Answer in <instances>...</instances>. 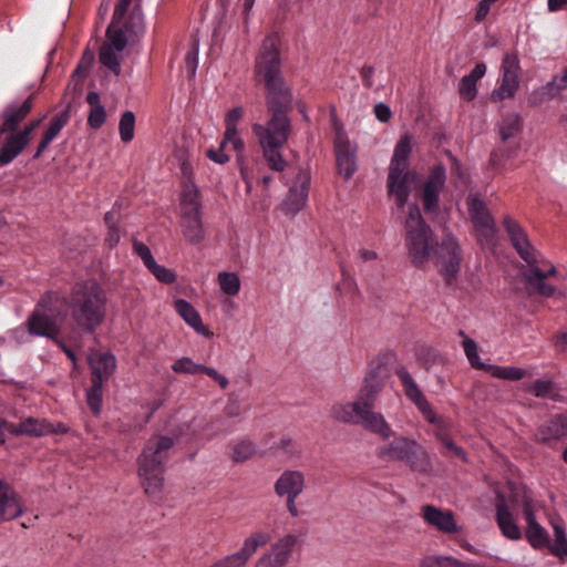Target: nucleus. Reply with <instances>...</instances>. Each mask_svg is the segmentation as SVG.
Wrapping results in <instances>:
<instances>
[{
	"label": "nucleus",
	"mask_w": 567,
	"mask_h": 567,
	"mask_svg": "<svg viewBox=\"0 0 567 567\" xmlns=\"http://www.w3.org/2000/svg\"><path fill=\"white\" fill-rule=\"evenodd\" d=\"M519 60L514 53H506L502 62V79L499 85L492 92L491 99L499 102L513 97L519 86Z\"/></svg>",
	"instance_id": "obj_13"
},
{
	"label": "nucleus",
	"mask_w": 567,
	"mask_h": 567,
	"mask_svg": "<svg viewBox=\"0 0 567 567\" xmlns=\"http://www.w3.org/2000/svg\"><path fill=\"white\" fill-rule=\"evenodd\" d=\"M364 408L355 399L353 402L336 403L330 410L331 417L347 424H359Z\"/></svg>",
	"instance_id": "obj_32"
},
{
	"label": "nucleus",
	"mask_w": 567,
	"mask_h": 567,
	"mask_svg": "<svg viewBox=\"0 0 567 567\" xmlns=\"http://www.w3.org/2000/svg\"><path fill=\"white\" fill-rule=\"evenodd\" d=\"M395 374L403 385L406 398L411 400L417 409L429 402L405 367L396 368Z\"/></svg>",
	"instance_id": "obj_35"
},
{
	"label": "nucleus",
	"mask_w": 567,
	"mask_h": 567,
	"mask_svg": "<svg viewBox=\"0 0 567 567\" xmlns=\"http://www.w3.org/2000/svg\"><path fill=\"white\" fill-rule=\"evenodd\" d=\"M277 449L290 457L301 455L300 445L290 436H282L277 443Z\"/></svg>",
	"instance_id": "obj_55"
},
{
	"label": "nucleus",
	"mask_w": 567,
	"mask_h": 567,
	"mask_svg": "<svg viewBox=\"0 0 567 567\" xmlns=\"http://www.w3.org/2000/svg\"><path fill=\"white\" fill-rule=\"evenodd\" d=\"M255 78L257 82L264 84L270 118L266 124H252L251 130L268 166L272 171L282 172L287 163L282 157L281 148L291 132L288 111L291 109L292 94L281 74L280 52L274 35L267 37L261 44L256 58Z\"/></svg>",
	"instance_id": "obj_1"
},
{
	"label": "nucleus",
	"mask_w": 567,
	"mask_h": 567,
	"mask_svg": "<svg viewBox=\"0 0 567 567\" xmlns=\"http://www.w3.org/2000/svg\"><path fill=\"white\" fill-rule=\"evenodd\" d=\"M393 440L377 447V456L384 462H402L413 472L426 473L432 462L425 447L415 439L392 435Z\"/></svg>",
	"instance_id": "obj_5"
},
{
	"label": "nucleus",
	"mask_w": 567,
	"mask_h": 567,
	"mask_svg": "<svg viewBox=\"0 0 567 567\" xmlns=\"http://www.w3.org/2000/svg\"><path fill=\"white\" fill-rule=\"evenodd\" d=\"M33 107L32 96L22 102L7 104L0 113V135H9L18 132V126L29 115Z\"/></svg>",
	"instance_id": "obj_17"
},
{
	"label": "nucleus",
	"mask_w": 567,
	"mask_h": 567,
	"mask_svg": "<svg viewBox=\"0 0 567 567\" xmlns=\"http://www.w3.org/2000/svg\"><path fill=\"white\" fill-rule=\"evenodd\" d=\"M271 539V535L267 530H255L245 538L240 551L249 560L258 548L266 546Z\"/></svg>",
	"instance_id": "obj_37"
},
{
	"label": "nucleus",
	"mask_w": 567,
	"mask_h": 567,
	"mask_svg": "<svg viewBox=\"0 0 567 567\" xmlns=\"http://www.w3.org/2000/svg\"><path fill=\"white\" fill-rule=\"evenodd\" d=\"M120 137L123 143H130L135 135V114L132 111H125L118 123Z\"/></svg>",
	"instance_id": "obj_48"
},
{
	"label": "nucleus",
	"mask_w": 567,
	"mask_h": 567,
	"mask_svg": "<svg viewBox=\"0 0 567 567\" xmlns=\"http://www.w3.org/2000/svg\"><path fill=\"white\" fill-rule=\"evenodd\" d=\"M434 257L437 258L441 275L446 284L451 285L457 278L463 258L461 245L454 234L446 231L442 236Z\"/></svg>",
	"instance_id": "obj_8"
},
{
	"label": "nucleus",
	"mask_w": 567,
	"mask_h": 567,
	"mask_svg": "<svg viewBox=\"0 0 567 567\" xmlns=\"http://www.w3.org/2000/svg\"><path fill=\"white\" fill-rule=\"evenodd\" d=\"M381 365L371 368L365 378L363 385L357 394V400L364 409H373L378 394L381 392L384 381L381 377Z\"/></svg>",
	"instance_id": "obj_21"
},
{
	"label": "nucleus",
	"mask_w": 567,
	"mask_h": 567,
	"mask_svg": "<svg viewBox=\"0 0 567 567\" xmlns=\"http://www.w3.org/2000/svg\"><path fill=\"white\" fill-rule=\"evenodd\" d=\"M226 145L227 144H224V138H223L219 144V147L217 150H214V148L207 150V152H206L207 157L217 164H226L230 159V157L225 152Z\"/></svg>",
	"instance_id": "obj_59"
},
{
	"label": "nucleus",
	"mask_w": 567,
	"mask_h": 567,
	"mask_svg": "<svg viewBox=\"0 0 567 567\" xmlns=\"http://www.w3.org/2000/svg\"><path fill=\"white\" fill-rule=\"evenodd\" d=\"M185 64L190 76H194L198 66V42H194L193 48L185 56Z\"/></svg>",
	"instance_id": "obj_60"
},
{
	"label": "nucleus",
	"mask_w": 567,
	"mask_h": 567,
	"mask_svg": "<svg viewBox=\"0 0 567 567\" xmlns=\"http://www.w3.org/2000/svg\"><path fill=\"white\" fill-rule=\"evenodd\" d=\"M446 183V168L443 164L432 167L422 188V202L426 213H435L439 208L440 193Z\"/></svg>",
	"instance_id": "obj_14"
},
{
	"label": "nucleus",
	"mask_w": 567,
	"mask_h": 567,
	"mask_svg": "<svg viewBox=\"0 0 567 567\" xmlns=\"http://www.w3.org/2000/svg\"><path fill=\"white\" fill-rule=\"evenodd\" d=\"M554 530V542H549L548 548L550 553L559 558L567 557V536L565 527L556 522H551Z\"/></svg>",
	"instance_id": "obj_41"
},
{
	"label": "nucleus",
	"mask_w": 567,
	"mask_h": 567,
	"mask_svg": "<svg viewBox=\"0 0 567 567\" xmlns=\"http://www.w3.org/2000/svg\"><path fill=\"white\" fill-rule=\"evenodd\" d=\"M174 309L178 316L198 334L210 338L213 333L203 323L202 317L196 308L185 299H176L174 301Z\"/></svg>",
	"instance_id": "obj_27"
},
{
	"label": "nucleus",
	"mask_w": 567,
	"mask_h": 567,
	"mask_svg": "<svg viewBox=\"0 0 567 567\" xmlns=\"http://www.w3.org/2000/svg\"><path fill=\"white\" fill-rule=\"evenodd\" d=\"M299 544V537L296 534L288 533L279 537L268 550L262 553L255 563L254 567H285L290 561L296 547Z\"/></svg>",
	"instance_id": "obj_10"
},
{
	"label": "nucleus",
	"mask_w": 567,
	"mask_h": 567,
	"mask_svg": "<svg viewBox=\"0 0 567 567\" xmlns=\"http://www.w3.org/2000/svg\"><path fill=\"white\" fill-rule=\"evenodd\" d=\"M359 424L374 434H378L383 441H389L394 434L391 425L380 412H374L373 409H364Z\"/></svg>",
	"instance_id": "obj_30"
},
{
	"label": "nucleus",
	"mask_w": 567,
	"mask_h": 567,
	"mask_svg": "<svg viewBox=\"0 0 567 567\" xmlns=\"http://www.w3.org/2000/svg\"><path fill=\"white\" fill-rule=\"evenodd\" d=\"M492 3L493 2L491 0H481L478 2L476 12H475V21L481 22L482 20H484L486 18V16L489 12Z\"/></svg>",
	"instance_id": "obj_64"
},
{
	"label": "nucleus",
	"mask_w": 567,
	"mask_h": 567,
	"mask_svg": "<svg viewBox=\"0 0 567 567\" xmlns=\"http://www.w3.org/2000/svg\"><path fill=\"white\" fill-rule=\"evenodd\" d=\"M126 47V30L115 23H110L106 29V41L100 49L99 58L102 65L115 75H120L122 72L121 61Z\"/></svg>",
	"instance_id": "obj_9"
},
{
	"label": "nucleus",
	"mask_w": 567,
	"mask_h": 567,
	"mask_svg": "<svg viewBox=\"0 0 567 567\" xmlns=\"http://www.w3.org/2000/svg\"><path fill=\"white\" fill-rule=\"evenodd\" d=\"M60 302L56 291H47L35 305L33 311L25 321L30 336L55 339L60 333V327L53 315V305Z\"/></svg>",
	"instance_id": "obj_6"
},
{
	"label": "nucleus",
	"mask_w": 567,
	"mask_h": 567,
	"mask_svg": "<svg viewBox=\"0 0 567 567\" xmlns=\"http://www.w3.org/2000/svg\"><path fill=\"white\" fill-rule=\"evenodd\" d=\"M467 209L477 243L483 248H493L496 241V228L487 205L478 194H471L467 198Z\"/></svg>",
	"instance_id": "obj_7"
},
{
	"label": "nucleus",
	"mask_w": 567,
	"mask_h": 567,
	"mask_svg": "<svg viewBox=\"0 0 567 567\" xmlns=\"http://www.w3.org/2000/svg\"><path fill=\"white\" fill-rule=\"evenodd\" d=\"M131 4V0H118L117 4L115 6L113 18L111 23H115L118 25V21L125 16L128 7Z\"/></svg>",
	"instance_id": "obj_63"
},
{
	"label": "nucleus",
	"mask_w": 567,
	"mask_h": 567,
	"mask_svg": "<svg viewBox=\"0 0 567 567\" xmlns=\"http://www.w3.org/2000/svg\"><path fill=\"white\" fill-rule=\"evenodd\" d=\"M495 519L501 534L509 540H519L523 538V532L509 508V505L502 494H497L495 503Z\"/></svg>",
	"instance_id": "obj_18"
},
{
	"label": "nucleus",
	"mask_w": 567,
	"mask_h": 567,
	"mask_svg": "<svg viewBox=\"0 0 567 567\" xmlns=\"http://www.w3.org/2000/svg\"><path fill=\"white\" fill-rule=\"evenodd\" d=\"M181 227L187 243L198 245L205 239L202 213L181 215Z\"/></svg>",
	"instance_id": "obj_31"
},
{
	"label": "nucleus",
	"mask_w": 567,
	"mask_h": 567,
	"mask_svg": "<svg viewBox=\"0 0 567 567\" xmlns=\"http://www.w3.org/2000/svg\"><path fill=\"white\" fill-rule=\"evenodd\" d=\"M41 118L33 120L21 130L4 137L0 145V167L11 164L29 145L32 133L39 127Z\"/></svg>",
	"instance_id": "obj_11"
},
{
	"label": "nucleus",
	"mask_w": 567,
	"mask_h": 567,
	"mask_svg": "<svg viewBox=\"0 0 567 567\" xmlns=\"http://www.w3.org/2000/svg\"><path fill=\"white\" fill-rule=\"evenodd\" d=\"M202 363H196L192 358L189 357H181L172 364V370L175 373H183V374H197L202 372L203 369Z\"/></svg>",
	"instance_id": "obj_51"
},
{
	"label": "nucleus",
	"mask_w": 567,
	"mask_h": 567,
	"mask_svg": "<svg viewBox=\"0 0 567 567\" xmlns=\"http://www.w3.org/2000/svg\"><path fill=\"white\" fill-rule=\"evenodd\" d=\"M527 391L537 398L556 400L559 389L549 379H537L528 385Z\"/></svg>",
	"instance_id": "obj_42"
},
{
	"label": "nucleus",
	"mask_w": 567,
	"mask_h": 567,
	"mask_svg": "<svg viewBox=\"0 0 567 567\" xmlns=\"http://www.w3.org/2000/svg\"><path fill=\"white\" fill-rule=\"evenodd\" d=\"M420 567H478V565L462 561L453 556L429 555L421 559Z\"/></svg>",
	"instance_id": "obj_39"
},
{
	"label": "nucleus",
	"mask_w": 567,
	"mask_h": 567,
	"mask_svg": "<svg viewBox=\"0 0 567 567\" xmlns=\"http://www.w3.org/2000/svg\"><path fill=\"white\" fill-rule=\"evenodd\" d=\"M257 453L256 444L250 440H240L233 445L230 458L236 463L246 462Z\"/></svg>",
	"instance_id": "obj_47"
},
{
	"label": "nucleus",
	"mask_w": 567,
	"mask_h": 567,
	"mask_svg": "<svg viewBox=\"0 0 567 567\" xmlns=\"http://www.w3.org/2000/svg\"><path fill=\"white\" fill-rule=\"evenodd\" d=\"M538 508V503H536L532 497L524 495L522 512L526 520L525 536L534 549H542L549 546V534L536 518Z\"/></svg>",
	"instance_id": "obj_12"
},
{
	"label": "nucleus",
	"mask_w": 567,
	"mask_h": 567,
	"mask_svg": "<svg viewBox=\"0 0 567 567\" xmlns=\"http://www.w3.org/2000/svg\"><path fill=\"white\" fill-rule=\"evenodd\" d=\"M200 373L207 374L209 378L216 381L221 389H226L229 384L228 379L224 374L219 373L215 368L204 364Z\"/></svg>",
	"instance_id": "obj_61"
},
{
	"label": "nucleus",
	"mask_w": 567,
	"mask_h": 567,
	"mask_svg": "<svg viewBox=\"0 0 567 567\" xmlns=\"http://www.w3.org/2000/svg\"><path fill=\"white\" fill-rule=\"evenodd\" d=\"M458 336L463 338L462 347L470 364L475 369L485 370L488 364L481 361L477 342L467 337L463 330L458 331Z\"/></svg>",
	"instance_id": "obj_40"
},
{
	"label": "nucleus",
	"mask_w": 567,
	"mask_h": 567,
	"mask_svg": "<svg viewBox=\"0 0 567 567\" xmlns=\"http://www.w3.org/2000/svg\"><path fill=\"white\" fill-rule=\"evenodd\" d=\"M373 112H374V115L375 117L381 122V123H386L389 122V120L391 118L392 116V111L391 109L389 107L388 104L383 103V102H379L374 105V109H373Z\"/></svg>",
	"instance_id": "obj_62"
},
{
	"label": "nucleus",
	"mask_w": 567,
	"mask_h": 567,
	"mask_svg": "<svg viewBox=\"0 0 567 567\" xmlns=\"http://www.w3.org/2000/svg\"><path fill=\"white\" fill-rule=\"evenodd\" d=\"M485 370L495 378L509 381H518L526 375V370L518 367L488 364Z\"/></svg>",
	"instance_id": "obj_46"
},
{
	"label": "nucleus",
	"mask_w": 567,
	"mask_h": 567,
	"mask_svg": "<svg viewBox=\"0 0 567 567\" xmlns=\"http://www.w3.org/2000/svg\"><path fill=\"white\" fill-rule=\"evenodd\" d=\"M503 226L505 228V231L507 233L511 244L527 237V234L523 229L520 224L511 216L504 217Z\"/></svg>",
	"instance_id": "obj_53"
},
{
	"label": "nucleus",
	"mask_w": 567,
	"mask_h": 567,
	"mask_svg": "<svg viewBox=\"0 0 567 567\" xmlns=\"http://www.w3.org/2000/svg\"><path fill=\"white\" fill-rule=\"evenodd\" d=\"M243 106H235L225 114L224 144H231L233 148L241 153L245 150V143L238 133V123L244 117Z\"/></svg>",
	"instance_id": "obj_25"
},
{
	"label": "nucleus",
	"mask_w": 567,
	"mask_h": 567,
	"mask_svg": "<svg viewBox=\"0 0 567 567\" xmlns=\"http://www.w3.org/2000/svg\"><path fill=\"white\" fill-rule=\"evenodd\" d=\"M69 120V111H62L51 118L33 155L34 159H38L44 153L49 145L56 138L63 127L68 124Z\"/></svg>",
	"instance_id": "obj_29"
},
{
	"label": "nucleus",
	"mask_w": 567,
	"mask_h": 567,
	"mask_svg": "<svg viewBox=\"0 0 567 567\" xmlns=\"http://www.w3.org/2000/svg\"><path fill=\"white\" fill-rule=\"evenodd\" d=\"M311 177L306 171H301L291 187L285 200L281 204V209L286 215H297L307 204Z\"/></svg>",
	"instance_id": "obj_15"
},
{
	"label": "nucleus",
	"mask_w": 567,
	"mask_h": 567,
	"mask_svg": "<svg viewBox=\"0 0 567 567\" xmlns=\"http://www.w3.org/2000/svg\"><path fill=\"white\" fill-rule=\"evenodd\" d=\"M60 302L69 308L74 327L82 332L94 333L106 319L107 296L95 280L76 282Z\"/></svg>",
	"instance_id": "obj_2"
},
{
	"label": "nucleus",
	"mask_w": 567,
	"mask_h": 567,
	"mask_svg": "<svg viewBox=\"0 0 567 567\" xmlns=\"http://www.w3.org/2000/svg\"><path fill=\"white\" fill-rule=\"evenodd\" d=\"M147 269L153 274V276L161 282L171 285L176 281V274L174 270L166 268L156 262V260L151 264Z\"/></svg>",
	"instance_id": "obj_54"
},
{
	"label": "nucleus",
	"mask_w": 567,
	"mask_h": 567,
	"mask_svg": "<svg viewBox=\"0 0 567 567\" xmlns=\"http://www.w3.org/2000/svg\"><path fill=\"white\" fill-rule=\"evenodd\" d=\"M306 486V478L301 471L286 470L275 482V493L279 497H299Z\"/></svg>",
	"instance_id": "obj_22"
},
{
	"label": "nucleus",
	"mask_w": 567,
	"mask_h": 567,
	"mask_svg": "<svg viewBox=\"0 0 567 567\" xmlns=\"http://www.w3.org/2000/svg\"><path fill=\"white\" fill-rule=\"evenodd\" d=\"M174 440L168 436L154 435L145 444L137 458L138 476L145 493L158 497L164 487V463L168 457Z\"/></svg>",
	"instance_id": "obj_3"
},
{
	"label": "nucleus",
	"mask_w": 567,
	"mask_h": 567,
	"mask_svg": "<svg viewBox=\"0 0 567 567\" xmlns=\"http://www.w3.org/2000/svg\"><path fill=\"white\" fill-rule=\"evenodd\" d=\"M22 513L23 506L17 493L0 481V517L10 520L21 516Z\"/></svg>",
	"instance_id": "obj_26"
},
{
	"label": "nucleus",
	"mask_w": 567,
	"mask_h": 567,
	"mask_svg": "<svg viewBox=\"0 0 567 567\" xmlns=\"http://www.w3.org/2000/svg\"><path fill=\"white\" fill-rule=\"evenodd\" d=\"M217 281L220 290L227 296L234 297L240 291L241 282L236 272L220 271L217 275Z\"/></svg>",
	"instance_id": "obj_44"
},
{
	"label": "nucleus",
	"mask_w": 567,
	"mask_h": 567,
	"mask_svg": "<svg viewBox=\"0 0 567 567\" xmlns=\"http://www.w3.org/2000/svg\"><path fill=\"white\" fill-rule=\"evenodd\" d=\"M566 435L567 433L561 415L556 414L536 429L534 433V440L540 444H549L554 441L560 440Z\"/></svg>",
	"instance_id": "obj_28"
},
{
	"label": "nucleus",
	"mask_w": 567,
	"mask_h": 567,
	"mask_svg": "<svg viewBox=\"0 0 567 567\" xmlns=\"http://www.w3.org/2000/svg\"><path fill=\"white\" fill-rule=\"evenodd\" d=\"M103 385L102 383L91 382V386L86 390V403L94 415H100L101 413Z\"/></svg>",
	"instance_id": "obj_49"
},
{
	"label": "nucleus",
	"mask_w": 567,
	"mask_h": 567,
	"mask_svg": "<svg viewBox=\"0 0 567 567\" xmlns=\"http://www.w3.org/2000/svg\"><path fill=\"white\" fill-rule=\"evenodd\" d=\"M405 247L410 261L416 268L424 267L434 257L437 247L434 233L422 217L416 204L409 206L405 220Z\"/></svg>",
	"instance_id": "obj_4"
},
{
	"label": "nucleus",
	"mask_w": 567,
	"mask_h": 567,
	"mask_svg": "<svg viewBox=\"0 0 567 567\" xmlns=\"http://www.w3.org/2000/svg\"><path fill=\"white\" fill-rule=\"evenodd\" d=\"M334 151L339 174L344 179H350L357 171V146L350 142L344 132L339 131L334 138Z\"/></svg>",
	"instance_id": "obj_16"
},
{
	"label": "nucleus",
	"mask_w": 567,
	"mask_h": 567,
	"mask_svg": "<svg viewBox=\"0 0 567 567\" xmlns=\"http://www.w3.org/2000/svg\"><path fill=\"white\" fill-rule=\"evenodd\" d=\"M45 419L27 417L19 424L10 423L3 420L1 424L2 440L1 443L6 442L7 433L12 435H30V436H45L48 435Z\"/></svg>",
	"instance_id": "obj_23"
},
{
	"label": "nucleus",
	"mask_w": 567,
	"mask_h": 567,
	"mask_svg": "<svg viewBox=\"0 0 567 567\" xmlns=\"http://www.w3.org/2000/svg\"><path fill=\"white\" fill-rule=\"evenodd\" d=\"M421 414L424 416V419L435 425L437 427V431L444 429V421L442 417L437 416L434 410L432 409L431 404L429 402L425 403V405L420 406L417 409Z\"/></svg>",
	"instance_id": "obj_57"
},
{
	"label": "nucleus",
	"mask_w": 567,
	"mask_h": 567,
	"mask_svg": "<svg viewBox=\"0 0 567 567\" xmlns=\"http://www.w3.org/2000/svg\"><path fill=\"white\" fill-rule=\"evenodd\" d=\"M518 256L529 266L537 264L536 250L528 239V236L522 240L512 244Z\"/></svg>",
	"instance_id": "obj_50"
},
{
	"label": "nucleus",
	"mask_w": 567,
	"mask_h": 567,
	"mask_svg": "<svg viewBox=\"0 0 567 567\" xmlns=\"http://www.w3.org/2000/svg\"><path fill=\"white\" fill-rule=\"evenodd\" d=\"M522 118L517 113H508L498 125L499 135L503 142L515 136L522 131Z\"/></svg>",
	"instance_id": "obj_43"
},
{
	"label": "nucleus",
	"mask_w": 567,
	"mask_h": 567,
	"mask_svg": "<svg viewBox=\"0 0 567 567\" xmlns=\"http://www.w3.org/2000/svg\"><path fill=\"white\" fill-rule=\"evenodd\" d=\"M423 519L441 533L453 534L458 532V525L451 511H442L435 506L426 505L423 507Z\"/></svg>",
	"instance_id": "obj_24"
},
{
	"label": "nucleus",
	"mask_w": 567,
	"mask_h": 567,
	"mask_svg": "<svg viewBox=\"0 0 567 567\" xmlns=\"http://www.w3.org/2000/svg\"><path fill=\"white\" fill-rule=\"evenodd\" d=\"M248 559L245 557V555L239 550L236 553L226 555L213 564H210L208 567H245L248 564Z\"/></svg>",
	"instance_id": "obj_52"
},
{
	"label": "nucleus",
	"mask_w": 567,
	"mask_h": 567,
	"mask_svg": "<svg viewBox=\"0 0 567 567\" xmlns=\"http://www.w3.org/2000/svg\"><path fill=\"white\" fill-rule=\"evenodd\" d=\"M486 64L483 62L477 63L470 74L464 75L460 82L457 91L461 97L466 101H472L477 95V81L486 74Z\"/></svg>",
	"instance_id": "obj_34"
},
{
	"label": "nucleus",
	"mask_w": 567,
	"mask_h": 567,
	"mask_svg": "<svg viewBox=\"0 0 567 567\" xmlns=\"http://www.w3.org/2000/svg\"><path fill=\"white\" fill-rule=\"evenodd\" d=\"M116 358L110 352L95 351L87 358L91 370V382L104 384L110 380L116 370Z\"/></svg>",
	"instance_id": "obj_19"
},
{
	"label": "nucleus",
	"mask_w": 567,
	"mask_h": 567,
	"mask_svg": "<svg viewBox=\"0 0 567 567\" xmlns=\"http://www.w3.org/2000/svg\"><path fill=\"white\" fill-rule=\"evenodd\" d=\"M106 120V111L104 106L91 109L87 116V124L91 128H100Z\"/></svg>",
	"instance_id": "obj_56"
},
{
	"label": "nucleus",
	"mask_w": 567,
	"mask_h": 567,
	"mask_svg": "<svg viewBox=\"0 0 567 567\" xmlns=\"http://www.w3.org/2000/svg\"><path fill=\"white\" fill-rule=\"evenodd\" d=\"M411 152L412 136L405 134L395 144L390 165L409 168V157L411 155Z\"/></svg>",
	"instance_id": "obj_38"
},
{
	"label": "nucleus",
	"mask_w": 567,
	"mask_h": 567,
	"mask_svg": "<svg viewBox=\"0 0 567 567\" xmlns=\"http://www.w3.org/2000/svg\"><path fill=\"white\" fill-rule=\"evenodd\" d=\"M559 94H560V92L558 91V89L556 87V85L551 79L545 85H542V86L535 89L530 93V95L528 97V102L530 105L537 106V105L543 104L544 102L553 100L554 97H556Z\"/></svg>",
	"instance_id": "obj_45"
},
{
	"label": "nucleus",
	"mask_w": 567,
	"mask_h": 567,
	"mask_svg": "<svg viewBox=\"0 0 567 567\" xmlns=\"http://www.w3.org/2000/svg\"><path fill=\"white\" fill-rule=\"evenodd\" d=\"M522 277L525 284L536 293L544 297H551L555 293V287L545 281L546 275L537 264L529 266L527 270L523 271Z\"/></svg>",
	"instance_id": "obj_33"
},
{
	"label": "nucleus",
	"mask_w": 567,
	"mask_h": 567,
	"mask_svg": "<svg viewBox=\"0 0 567 567\" xmlns=\"http://www.w3.org/2000/svg\"><path fill=\"white\" fill-rule=\"evenodd\" d=\"M410 175L409 168L389 165L388 192L395 198L396 206L402 208L410 196Z\"/></svg>",
	"instance_id": "obj_20"
},
{
	"label": "nucleus",
	"mask_w": 567,
	"mask_h": 567,
	"mask_svg": "<svg viewBox=\"0 0 567 567\" xmlns=\"http://www.w3.org/2000/svg\"><path fill=\"white\" fill-rule=\"evenodd\" d=\"M133 249L134 252L142 259L146 268L155 261V258L153 257L151 249L144 243L134 240Z\"/></svg>",
	"instance_id": "obj_58"
},
{
	"label": "nucleus",
	"mask_w": 567,
	"mask_h": 567,
	"mask_svg": "<svg viewBox=\"0 0 567 567\" xmlns=\"http://www.w3.org/2000/svg\"><path fill=\"white\" fill-rule=\"evenodd\" d=\"M198 213H202L198 189L193 182H187L184 184L181 194V215Z\"/></svg>",
	"instance_id": "obj_36"
}]
</instances>
